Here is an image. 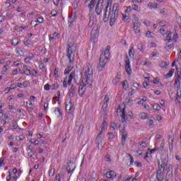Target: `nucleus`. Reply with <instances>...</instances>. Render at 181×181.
Wrapping results in <instances>:
<instances>
[{"label":"nucleus","instance_id":"obj_1","mask_svg":"<svg viewBox=\"0 0 181 181\" xmlns=\"http://www.w3.org/2000/svg\"><path fill=\"white\" fill-rule=\"evenodd\" d=\"M165 168H168V163H165V161H162L161 163L160 161H158V169L156 172V177L158 181H166L163 175Z\"/></svg>","mask_w":181,"mask_h":181},{"label":"nucleus","instance_id":"obj_2","mask_svg":"<svg viewBox=\"0 0 181 181\" xmlns=\"http://www.w3.org/2000/svg\"><path fill=\"white\" fill-rule=\"evenodd\" d=\"M118 8H119V4H115L113 6L112 11L109 12L110 26H114V25H115V22H117V20L118 19Z\"/></svg>","mask_w":181,"mask_h":181},{"label":"nucleus","instance_id":"obj_3","mask_svg":"<svg viewBox=\"0 0 181 181\" xmlns=\"http://www.w3.org/2000/svg\"><path fill=\"white\" fill-rule=\"evenodd\" d=\"M77 50V47L76 44H69L66 48V56L69 60V63H73L74 62V58L76 57V51Z\"/></svg>","mask_w":181,"mask_h":181},{"label":"nucleus","instance_id":"obj_4","mask_svg":"<svg viewBox=\"0 0 181 181\" xmlns=\"http://www.w3.org/2000/svg\"><path fill=\"white\" fill-rule=\"evenodd\" d=\"M110 50H111V47L107 46L105 50L104 51V54H101L99 59V66L102 69L105 67V64L108 62V57H110Z\"/></svg>","mask_w":181,"mask_h":181},{"label":"nucleus","instance_id":"obj_5","mask_svg":"<svg viewBox=\"0 0 181 181\" xmlns=\"http://www.w3.org/2000/svg\"><path fill=\"white\" fill-rule=\"evenodd\" d=\"M86 81L87 84H93V69L87 68L86 70Z\"/></svg>","mask_w":181,"mask_h":181},{"label":"nucleus","instance_id":"obj_6","mask_svg":"<svg viewBox=\"0 0 181 181\" xmlns=\"http://www.w3.org/2000/svg\"><path fill=\"white\" fill-rule=\"evenodd\" d=\"M124 63L126 72L127 73L128 76H131L132 70L131 69V62L129 61V58H128V55L126 56Z\"/></svg>","mask_w":181,"mask_h":181},{"label":"nucleus","instance_id":"obj_7","mask_svg":"<svg viewBox=\"0 0 181 181\" xmlns=\"http://www.w3.org/2000/svg\"><path fill=\"white\" fill-rule=\"evenodd\" d=\"M99 33H100V26L97 25L93 27V30L90 32L91 39H95V37L98 36Z\"/></svg>","mask_w":181,"mask_h":181},{"label":"nucleus","instance_id":"obj_8","mask_svg":"<svg viewBox=\"0 0 181 181\" xmlns=\"http://www.w3.org/2000/svg\"><path fill=\"white\" fill-rule=\"evenodd\" d=\"M175 76H176L174 87H176L177 88H180L181 72L177 73Z\"/></svg>","mask_w":181,"mask_h":181},{"label":"nucleus","instance_id":"obj_9","mask_svg":"<svg viewBox=\"0 0 181 181\" xmlns=\"http://www.w3.org/2000/svg\"><path fill=\"white\" fill-rule=\"evenodd\" d=\"M108 8H110V1L106 2L105 15L103 17V22H105V23L108 22V20L110 19V13H108V14H107V12H108Z\"/></svg>","mask_w":181,"mask_h":181},{"label":"nucleus","instance_id":"obj_10","mask_svg":"<svg viewBox=\"0 0 181 181\" xmlns=\"http://www.w3.org/2000/svg\"><path fill=\"white\" fill-rule=\"evenodd\" d=\"M74 169H76V164L71 161L68 163L66 166V171L68 173H73V172H74Z\"/></svg>","mask_w":181,"mask_h":181},{"label":"nucleus","instance_id":"obj_11","mask_svg":"<svg viewBox=\"0 0 181 181\" xmlns=\"http://www.w3.org/2000/svg\"><path fill=\"white\" fill-rule=\"evenodd\" d=\"M103 9H104V4H100V3H97L95 12L97 13V15H101L103 12Z\"/></svg>","mask_w":181,"mask_h":181},{"label":"nucleus","instance_id":"obj_12","mask_svg":"<svg viewBox=\"0 0 181 181\" xmlns=\"http://www.w3.org/2000/svg\"><path fill=\"white\" fill-rule=\"evenodd\" d=\"M86 84L85 83H82L79 86V89H78V95L80 97H83V95H84V94L86 93Z\"/></svg>","mask_w":181,"mask_h":181},{"label":"nucleus","instance_id":"obj_13","mask_svg":"<svg viewBox=\"0 0 181 181\" xmlns=\"http://www.w3.org/2000/svg\"><path fill=\"white\" fill-rule=\"evenodd\" d=\"M105 176L107 179H115L117 177V173H115L113 170H110L109 172L106 173Z\"/></svg>","mask_w":181,"mask_h":181},{"label":"nucleus","instance_id":"obj_14","mask_svg":"<svg viewBox=\"0 0 181 181\" xmlns=\"http://www.w3.org/2000/svg\"><path fill=\"white\" fill-rule=\"evenodd\" d=\"M65 110L69 114L73 110V103H71V100H70L68 104H66Z\"/></svg>","mask_w":181,"mask_h":181},{"label":"nucleus","instance_id":"obj_15","mask_svg":"<svg viewBox=\"0 0 181 181\" xmlns=\"http://www.w3.org/2000/svg\"><path fill=\"white\" fill-rule=\"evenodd\" d=\"M74 76H76V71L71 72V74L68 77V81H67L68 86H71V81H73V79L74 78Z\"/></svg>","mask_w":181,"mask_h":181},{"label":"nucleus","instance_id":"obj_16","mask_svg":"<svg viewBox=\"0 0 181 181\" xmlns=\"http://www.w3.org/2000/svg\"><path fill=\"white\" fill-rule=\"evenodd\" d=\"M127 138H128V134L125 133V131L122 132V146H124L125 145V142L127 141Z\"/></svg>","mask_w":181,"mask_h":181},{"label":"nucleus","instance_id":"obj_17","mask_svg":"<svg viewBox=\"0 0 181 181\" xmlns=\"http://www.w3.org/2000/svg\"><path fill=\"white\" fill-rule=\"evenodd\" d=\"M105 119H107V118L105 117L103 118V123H102V124L100 126L101 127V129H102V132H105V127H107V125H108V122H107V121Z\"/></svg>","mask_w":181,"mask_h":181},{"label":"nucleus","instance_id":"obj_18","mask_svg":"<svg viewBox=\"0 0 181 181\" xmlns=\"http://www.w3.org/2000/svg\"><path fill=\"white\" fill-rule=\"evenodd\" d=\"M69 97H74V94H76V88L74 87V85H71L70 90L69 91Z\"/></svg>","mask_w":181,"mask_h":181},{"label":"nucleus","instance_id":"obj_19","mask_svg":"<svg viewBox=\"0 0 181 181\" xmlns=\"http://www.w3.org/2000/svg\"><path fill=\"white\" fill-rule=\"evenodd\" d=\"M93 25H94V15L90 14L88 26V28H93Z\"/></svg>","mask_w":181,"mask_h":181},{"label":"nucleus","instance_id":"obj_20","mask_svg":"<svg viewBox=\"0 0 181 181\" xmlns=\"http://www.w3.org/2000/svg\"><path fill=\"white\" fill-rule=\"evenodd\" d=\"M127 114H125V107L122 111V122H125V121H128V117H127Z\"/></svg>","mask_w":181,"mask_h":181},{"label":"nucleus","instance_id":"obj_21","mask_svg":"<svg viewBox=\"0 0 181 181\" xmlns=\"http://www.w3.org/2000/svg\"><path fill=\"white\" fill-rule=\"evenodd\" d=\"M121 81V75L117 74L112 80L113 84H118Z\"/></svg>","mask_w":181,"mask_h":181},{"label":"nucleus","instance_id":"obj_22","mask_svg":"<svg viewBox=\"0 0 181 181\" xmlns=\"http://www.w3.org/2000/svg\"><path fill=\"white\" fill-rule=\"evenodd\" d=\"M108 101H110V98L108 97V95H105V101L103 103L102 108H103V109L107 108V107L108 105Z\"/></svg>","mask_w":181,"mask_h":181},{"label":"nucleus","instance_id":"obj_23","mask_svg":"<svg viewBox=\"0 0 181 181\" xmlns=\"http://www.w3.org/2000/svg\"><path fill=\"white\" fill-rule=\"evenodd\" d=\"M45 22V18L43 17H38L37 21H31L30 25L33 23H43Z\"/></svg>","mask_w":181,"mask_h":181},{"label":"nucleus","instance_id":"obj_24","mask_svg":"<svg viewBox=\"0 0 181 181\" xmlns=\"http://www.w3.org/2000/svg\"><path fill=\"white\" fill-rule=\"evenodd\" d=\"M94 6H95V0H91L90 4L88 5L89 11H91L93 9H94Z\"/></svg>","mask_w":181,"mask_h":181},{"label":"nucleus","instance_id":"obj_25","mask_svg":"<svg viewBox=\"0 0 181 181\" xmlns=\"http://www.w3.org/2000/svg\"><path fill=\"white\" fill-rule=\"evenodd\" d=\"M151 107H153V109L156 111H160L162 110V107H160V105H159V103H154L151 105Z\"/></svg>","mask_w":181,"mask_h":181},{"label":"nucleus","instance_id":"obj_26","mask_svg":"<svg viewBox=\"0 0 181 181\" xmlns=\"http://www.w3.org/2000/svg\"><path fill=\"white\" fill-rule=\"evenodd\" d=\"M173 73H175V69H171L168 74H165L166 78H170L172 76H173Z\"/></svg>","mask_w":181,"mask_h":181},{"label":"nucleus","instance_id":"obj_27","mask_svg":"<svg viewBox=\"0 0 181 181\" xmlns=\"http://www.w3.org/2000/svg\"><path fill=\"white\" fill-rule=\"evenodd\" d=\"M83 76V73H81V71H77V74L74 76V80L75 81V83H77V80L78 79V77H82Z\"/></svg>","mask_w":181,"mask_h":181},{"label":"nucleus","instance_id":"obj_28","mask_svg":"<svg viewBox=\"0 0 181 181\" xmlns=\"http://www.w3.org/2000/svg\"><path fill=\"white\" fill-rule=\"evenodd\" d=\"M73 70V66L71 65H69L64 70V74H69L70 71Z\"/></svg>","mask_w":181,"mask_h":181},{"label":"nucleus","instance_id":"obj_29","mask_svg":"<svg viewBox=\"0 0 181 181\" xmlns=\"http://www.w3.org/2000/svg\"><path fill=\"white\" fill-rule=\"evenodd\" d=\"M103 130L101 129V131L100 132V133L98 134L97 137H96V141H98V144L100 145V141H101V139L103 138Z\"/></svg>","mask_w":181,"mask_h":181},{"label":"nucleus","instance_id":"obj_30","mask_svg":"<svg viewBox=\"0 0 181 181\" xmlns=\"http://www.w3.org/2000/svg\"><path fill=\"white\" fill-rule=\"evenodd\" d=\"M168 43H170V42H173V39H172V33H169L166 37L165 40Z\"/></svg>","mask_w":181,"mask_h":181},{"label":"nucleus","instance_id":"obj_31","mask_svg":"<svg viewBox=\"0 0 181 181\" xmlns=\"http://www.w3.org/2000/svg\"><path fill=\"white\" fill-rule=\"evenodd\" d=\"M132 10L136 11V12H141V7L138 6L136 4L132 5Z\"/></svg>","mask_w":181,"mask_h":181},{"label":"nucleus","instance_id":"obj_32","mask_svg":"<svg viewBox=\"0 0 181 181\" xmlns=\"http://www.w3.org/2000/svg\"><path fill=\"white\" fill-rule=\"evenodd\" d=\"M134 45H132L130 47V49L129 50V57H132V56H134Z\"/></svg>","mask_w":181,"mask_h":181},{"label":"nucleus","instance_id":"obj_33","mask_svg":"<svg viewBox=\"0 0 181 181\" xmlns=\"http://www.w3.org/2000/svg\"><path fill=\"white\" fill-rule=\"evenodd\" d=\"M160 67H161V69H166V67H168V62L165 61L161 62Z\"/></svg>","mask_w":181,"mask_h":181},{"label":"nucleus","instance_id":"obj_34","mask_svg":"<svg viewBox=\"0 0 181 181\" xmlns=\"http://www.w3.org/2000/svg\"><path fill=\"white\" fill-rule=\"evenodd\" d=\"M11 45L13 46H18V45H19V40L18 38H14L11 42Z\"/></svg>","mask_w":181,"mask_h":181},{"label":"nucleus","instance_id":"obj_35","mask_svg":"<svg viewBox=\"0 0 181 181\" xmlns=\"http://www.w3.org/2000/svg\"><path fill=\"white\" fill-rule=\"evenodd\" d=\"M149 8H151V9L153 8V9H156V8H158V4L156 3H151L148 5Z\"/></svg>","mask_w":181,"mask_h":181},{"label":"nucleus","instance_id":"obj_36","mask_svg":"<svg viewBox=\"0 0 181 181\" xmlns=\"http://www.w3.org/2000/svg\"><path fill=\"white\" fill-rule=\"evenodd\" d=\"M16 52L17 53V54H20V56H22V54H23V51H22V49H21V47H18L16 49Z\"/></svg>","mask_w":181,"mask_h":181},{"label":"nucleus","instance_id":"obj_37","mask_svg":"<svg viewBox=\"0 0 181 181\" xmlns=\"http://www.w3.org/2000/svg\"><path fill=\"white\" fill-rule=\"evenodd\" d=\"M133 28H141V23L139 21L133 22Z\"/></svg>","mask_w":181,"mask_h":181},{"label":"nucleus","instance_id":"obj_38","mask_svg":"<svg viewBox=\"0 0 181 181\" xmlns=\"http://www.w3.org/2000/svg\"><path fill=\"white\" fill-rule=\"evenodd\" d=\"M132 6H129L127 7V9L124 11L125 13H131L132 12Z\"/></svg>","mask_w":181,"mask_h":181},{"label":"nucleus","instance_id":"obj_39","mask_svg":"<svg viewBox=\"0 0 181 181\" xmlns=\"http://www.w3.org/2000/svg\"><path fill=\"white\" fill-rule=\"evenodd\" d=\"M5 160V157L0 158V168H2V166H5V163L4 162Z\"/></svg>","mask_w":181,"mask_h":181},{"label":"nucleus","instance_id":"obj_40","mask_svg":"<svg viewBox=\"0 0 181 181\" xmlns=\"http://www.w3.org/2000/svg\"><path fill=\"white\" fill-rule=\"evenodd\" d=\"M52 36L50 35L49 36V40H53V39H54V37H57L59 36V33H57V32H54L53 34H52Z\"/></svg>","mask_w":181,"mask_h":181},{"label":"nucleus","instance_id":"obj_41","mask_svg":"<svg viewBox=\"0 0 181 181\" xmlns=\"http://www.w3.org/2000/svg\"><path fill=\"white\" fill-rule=\"evenodd\" d=\"M107 135L109 139H114V138H115V134H114V132H109Z\"/></svg>","mask_w":181,"mask_h":181},{"label":"nucleus","instance_id":"obj_42","mask_svg":"<svg viewBox=\"0 0 181 181\" xmlns=\"http://www.w3.org/2000/svg\"><path fill=\"white\" fill-rule=\"evenodd\" d=\"M54 77H55V78L59 77V69L57 68L54 70Z\"/></svg>","mask_w":181,"mask_h":181},{"label":"nucleus","instance_id":"obj_43","mask_svg":"<svg viewBox=\"0 0 181 181\" xmlns=\"http://www.w3.org/2000/svg\"><path fill=\"white\" fill-rule=\"evenodd\" d=\"M137 49L140 50V52H144V45L141 43H139L137 45Z\"/></svg>","mask_w":181,"mask_h":181},{"label":"nucleus","instance_id":"obj_44","mask_svg":"<svg viewBox=\"0 0 181 181\" xmlns=\"http://www.w3.org/2000/svg\"><path fill=\"white\" fill-rule=\"evenodd\" d=\"M67 84H69L67 83V77H65L63 81V87H64V88H67Z\"/></svg>","mask_w":181,"mask_h":181},{"label":"nucleus","instance_id":"obj_45","mask_svg":"<svg viewBox=\"0 0 181 181\" xmlns=\"http://www.w3.org/2000/svg\"><path fill=\"white\" fill-rule=\"evenodd\" d=\"M170 42H168L165 44V49H172V47L173 46V44H170Z\"/></svg>","mask_w":181,"mask_h":181},{"label":"nucleus","instance_id":"obj_46","mask_svg":"<svg viewBox=\"0 0 181 181\" xmlns=\"http://www.w3.org/2000/svg\"><path fill=\"white\" fill-rule=\"evenodd\" d=\"M54 175V168H51L49 170V176L52 177Z\"/></svg>","mask_w":181,"mask_h":181},{"label":"nucleus","instance_id":"obj_47","mask_svg":"<svg viewBox=\"0 0 181 181\" xmlns=\"http://www.w3.org/2000/svg\"><path fill=\"white\" fill-rule=\"evenodd\" d=\"M69 16L71 19H74V21H76V18H77V16L76 15V13H71V14L69 15Z\"/></svg>","mask_w":181,"mask_h":181},{"label":"nucleus","instance_id":"obj_48","mask_svg":"<svg viewBox=\"0 0 181 181\" xmlns=\"http://www.w3.org/2000/svg\"><path fill=\"white\" fill-rule=\"evenodd\" d=\"M50 87H52V86H50L49 83H47L44 86V89L46 90V91H49V90H50Z\"/></svg>","mask_w":181,"mask_h":181},{"label":"nucleus","instance_id":"obj_49","mask_svg":"<svg viewBox=\"0 0 181 181\" xmlns=\"http://www.w3.org/2000/svg\"><path fill=\"white\" fill-rule=\"evenodd\" d=\"M52 90H57L59 88V86L57 83L52 84Z\"/></svg>","mask_w":181,"mask_h":181},{"label":"nucleus","instance_id":"obj_50","mask_svg":"<svg viewBox=\"0 0 181 181\" xmlns=\"http://www.w3.org/2000/svg\"><path fill=\"white\" fill-rule=\"evenodd\" d=\"M54 112H55V114H57V112H58L59 115H62V112L60 111V108H59V107H55Z\"/></svg>","mask_w":181,"mask_h":181},{"label":"nucleus","instance_id":"obj_51","mask_svg":"<svg viewBox=\"0 0 181 181\" xmlns=\"http://www.w3.org/2000/svg\"><path fill=\"white\" fill-rule=\"evenodd\" d=\"M133 22H139V18L135 14H133Z\"/></svg>","mask_w":181,"mask_h":181},{"label":"nucleus","instance_id":"obj_52","mask_svg":"<svg viewBox=\"0 0 181 181\" xmlns=\"http://www.w3.org/2000/svg\"><path fill=\"white\" fill-rule=\"evenodd\" d=\"M133 29L134 30V33H136V35H138L139 33H140L141 30L139 29H141V28H134Z\"/></svg>","mask_w":181,"mask_h":181},{"label":"nucleus","instance_id":"obj_53","mask_svg":"<svg viewBox=\"0 0 181 181\" xmlns=\"http://www.w3.org/2000/svg\"><path fill=\"white\" fill-rule=\"evenodd\" d=\"M34 57H35V55H33V54L31 53V54H28V57L25 58L24 60H25V62H26V60H28V59H30H30H33Z\"/></svg>","mask_w":181,"mask_h":181},{"label":"nucleus","instance_id":"obj_54","mask_svg":"<svg viewBox=\"0 0 181 181\" xmlns=\"http://www.w3.org/2000/svg\"><path fill=\"white\" fill-rule=\"evenodd\" d=\"M118 127V124H117V123H112L110 125V128H112V129H117Z\"/></svg>","mask_w":181,"mask_h":181},{"label":"nucleus","instance_id":"obj_55","mask_svg":"<svg viewBox=\"0 0 181 181\" xmlns=\"http://www.w3.org/2000/svg\"><path fill=\"white\" fill-rule=\"evenodd\" d=\"M28 86H29V81H25L23 83V87H24V88H26V87H28Z\"/></svg>","mask_w":181,"mask_h":181},{"label":"nucleus","instance_id":"obj_56","mask_svg":"<svg viewBox=\"0 0 181 181\" xmlns=\"http://www.w3.org/2000/svg\"><path fill=\"white\" fill-rule=\"evenodd\" d=\"M167 175H168V176H169V177H172V176H173V173L172 172V170H168L167 171Z\"/></svg>","mask_w":181,"mask_h":181},{"label":"nucleus","instance_id":"obj_57","mask_svg":"<svg viewBox=\"0 0 181 181\" xmlns=\"http://www.w3.org/2000/svg\"><path fill=\"white\" fill-rule=\"evenodd\" d=\"M54 181H61V180H60V174H57V175L55 176V177H54Z\"/></svg>","mask_w":181,"mask_h":181},{"label":"nucleus","instance_id":"obj_58","mask_svg":"<svg viewBox=\"0 0 181 181\" xmlns=\"http://www.w3.org/2000/svg\"><path fill=\"white\" fill-rule=\"evenodd\" d=\"M68 22L69 23V26H71V24L73 23V22H74V20L69 16Z\"/></svg>","mask_w":181,"mask_h":181},{"label":"nucleus","instance_id":"obj_59","mask_svg":"<svg viewBox=\"0 0 181 181\" xmlns=\"http://www.w3.org/2000/svg\"><path fill=\"white\" fill-rule=\"evenodd\" d=\"M51 15H52V16H54V17L57 16V11H54V10H52V11H51Z\"/></svg>","mask_w":181,"mask_h":181},{"label":"nucleus","instance_id":"obj_60","mask_svg":"<svg viewBox=\"0 0 181 181\" xmlns=\"http://www.w3.org/2000/svg\"><path fill=\"white\" fill-rule=\"evenodd\" d=\"M164 146H165V144L161 143L160 145V147H159L158 150L162 152V151H163Z\"/></svg>","mask_w":181,"mask_h":181},{"label":"nucleus","instance_id":"obj_61","mask_svg":"<svg viewBox=\"0 0 181 181\" xmlns=\"http://www.w3.org/2000/svg\"><path fill=\"white\" fill-rule=\"evenodd\" d=\"M79 2H80V0H75L74 1V5L75 8H77V6H78Z\"/></svg>","mask_w":181,"mask_h":181},{"label":"nucleus","instance_id":"obj_62","mask_svg":"<svg viewBox=\"0 0 181 181\" xmlns=\"http://www.w3.org/2000/svg\"><path fill=\"white\" fill-rule=\"evenodd\" d=\"M148 151L150 152V153H153V152H156L158 151L157 148H155L153 149L148 148Z\"/></svg>","mask_w":181,"mask_h":181},{"label":"nucleus","instance_id":"obj_63","mask_svg":"<svg viewBox=\"0 0 181 181\" xmlns=\"http://www.w3.org/2000/svg\"><path fill=\"white\" fill-rule=\"evenodd\" d=\"M141 119H145L146 118V113L144 112L141 114Z\"/></svg>","mask_w":181,"mask_h":181},{"label":"nucleus","instance_id":"obj_64","mask_svg":"<svg viewBox=\"0 0 181 181\" xmlns=\"http://www.w3.org/2000/svg\"><path fill=\"white\" fill-rule=\"evenodd\" d=\"M160 13L162 14V15H166V9L165 8H163L160 11Z\"/></svg>","mask_w":181,"mask_h":181}]
</instances>
